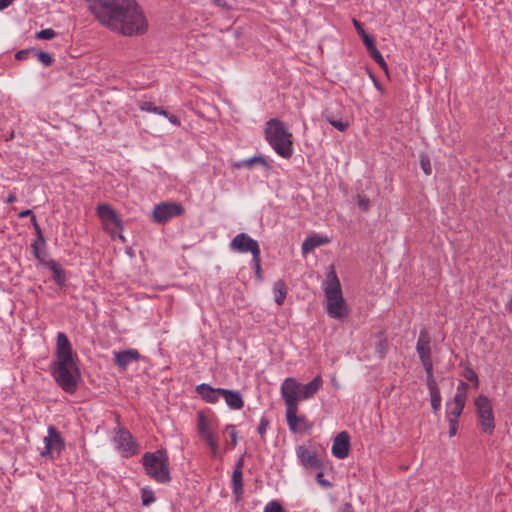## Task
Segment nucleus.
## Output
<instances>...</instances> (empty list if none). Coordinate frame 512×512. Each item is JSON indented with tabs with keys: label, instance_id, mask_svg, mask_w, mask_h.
<instances>
[{
	"label": "nucleus",
	"instance_id": "39",
	"mask_svg": "<svg viewBox=\"0 0 512 512\" xmlns=\"http://www.w3.org/2000/svg\"><path fill=\"white\" fill-rule=\"evenodd\" d=\"M328 122L337 130L343 132L347 129L348 123L334 118H327Z\"/></svg>",
	"mask_w": 512,
	"mask_h": 512
},
{
	"label": "nucleus",
	"instance_id": "20",
	"mask_svg": "<svg viewBox=\"0 0 512 512\" xmlns=\"http://www.w3.org/2000/svg\"><path fill=\"white\" fill-rule=\"evenodd\" d=\"M222 396L227 406L232 410H240L244 406V400L241 393L237 390L223 388Z\"/></svg>",
	"mask_w": 512,
	"mask_h": 512
},
{
	"label": "nucleus",
	"instance_id": "44",
	"mask_svg": "<svg viewBox=\"0 0 512 512\" xmlns=\"http://www.w3.org/2000/svg\"><path fill=\"white\" fill-rule=\"evenodd\" d=\"M31 221H32V223H33V225H34V228H35L36 232H37V240H38L40 243H44V242H45V238H44V236H43V234H42L41 228H40V226L38 225L37 220H36V217H35L34 215L32 216Z\"/></svg>",
	"mask_w": 512,
	"mask_h": 512
},
{
	"label": "nucleus",
	"instance_id": "52",
	"mask_svg": "<svg viewBox=\"0 0 512 512\" xmlns=\"http://www.w3.org/2000/svg\"><path fill=\"white\" fill-rule=\"evenodd\" d=\"M166 118L175 126H180L181 124L180 119L175 115L169 114Z\"/></svg>",
	"mask_w": 512,
	"mask_h": 512
},
{
	"label": "nucleus",
	"instance_id": "28",
	"mask_svg": "<svg viewBox=\"0 0 512 512\" xmlns=\"http://www.w3.org/2000/svg\"><path fill=\"white\" fill-rule=\"evenodd\" d=\"M468 388H469V385L466 382L460 381V383L457 386L454 398L466 401L467 400V394H468Z\"/></svg>",
	"mask_w": 512,
	"mask_h": 512
},
{
	"label": "nucleus",
	"instance_id": "57",
	"mask_svg": "<svg viewBox=\"0 0 512 512\" xmlns=\"http://www.w3.org/2000/svg\"><path fill=\"white\" fill-rule=\"evenodd\" d=\"M16 201V196L15 194H9L6 198V203H13Z\"/></svg>",
	"mask_w": 512,
	"mask_h": 512
},
{
	"label": "nucleus",
	"instance_id": "15",
	"mask_svg": "<svg viewBox=\"0 0 512 512\" xmlns=\"http://www.w3.org/2000/svg\"><path fill=\"white\" fill-rule=\"evenodd\" d=\"M350 437L346 431L340 432L334 439L331 452L337 459H345L349 454Z\"/></svg>",
	"mask_w": 512,
	"mask_h": 512
},
{
	"label": "nucleus",
	"instance_id": "59",
	"mask_svg": "<svg viewBox=\"0 0 512 512\" xmlns=\"http://www.w3.org/2000/svg\"><path fill=\"white\" fill-rule=\"evenodd\" d=\"M32 248H33V252H34L35 257L39 258V252H38V247H37L36 243H34L32 245Z\"/></svg>",
	"mask_w": 512,
	"mask_h": 512
},
{
	"label": "nucleus",
	"instance_id": "1",
	"mask_svg": "<svg viewBox=\"0 0 512 512\" xmlns=\"http://www.w3.org/2000/svg\"><path fill=\"white\" fill-rule=\"evenodd\" d=\"M98 21L125 36L143 34L148 28L146 17L135 0H88Z\"/></svg>",
	"mask_w": 512,
	"mask_h": 512
},
{
	"label": "nucleus",
	"instance_id": "36",
	"mask_svg": "<svg viewBox=\"0 0 512 512\" xmlns=\"http://www.w3.org/2000/svg\"><path fill=\"white\" fill-rule=\"evenodd\" d=\"M252 266L255 270V275L259 280H262V271H261V257L257 255V257H252Z\"/></svg>",
	"mask_w": 512,
	"mask_h": 512
},
{
	"label": "nucleus",
	"instance_id": "25",
	"mask_svg": "<svg viewBox=\"0 0 512 512\" xmlns=\"http://www.w3.org/2000/svg\"><path fill=\"white\" fill-rule=\"evenodd\" d=\"M273 293L277 305L283 304L287 293L285 283L281 280L276 281L273 285Z\"/></svg>",
	"mask_w": 512,
	"mask_h": 512
},
{
	"label": "nucleus",
	"instance_id": "37",
	"mask_svg": "<svg viewBox=\"0 0 512 512\" xmlns=\"http://www.w3.org/2000/svg\"><path fill=\"white\" fill-rule=\"evenodd\" d=\"M463 375L468 381L473 382L476 387L478 386V384H479L478 376L473 369L467 367L464 370Z\"/></svg>",
	"mask_w": 512,
	"mask_h": 512
},
{
	"label": "nucleus",
	"instance_id": "8",
	"mask_svg": "<svg viewBox=\"0 0 512 512\" xmlns=\"http://www.w3.org/2000/svg\"><path fill=\"white\" fill-rule=\"evenodd\" d=\"M96 212L102 222L103 229L109 233L112 238H118L122 242H125V237L121 233L123 229L122 221L112 206L106 203L99 204L96 208Z\"/></svg>",
	"mask_w": 512,
	"mask_h": 512
},
{
	"label": "nucleus",
	"instance_id": "60",
	"mask_svg": "<svg viewBox=\"0 0 512 512\" xmlns=\"http://www.w3.org/2000/svg\"><path fill=\"white\" fill-rule=\"evenodd\" d=\"M16 57H17V58L22 57V52H18V53L16 54Z\"/></svg>",
	"mask_w": 512,
	"mask_h": 512
},
{
	"label": "nucleus",
	"instance_id": "3",
	"mask_svg": "<svg viewBox=\"0 0 512 512\" xmlns=\"http://www.w3.org/2000/svg\"><path fill=\"white\" fill-rule=\"evenodd\" d=\"M326 298L327 314L334 319L342 320L348 316L349 310L342 294L341 284L333 267H330L322 283Z\"/></svg>",
	"mask_w": 512,
	"mask_h": 512
},
{
	"label": "nucleus",
	"instance_id": "49",
	"mask_svg": "<svg viewBox=\"0 0 512 512\" xmlns=\"http://www.w3.org/2000/svg\"><path fill=\"white\" fill-rule=\"evenodd\" d=\"M213 3L215 6L224 9V10H230L231 5L226 0H213Z\"/></svg>",
	"mask_w": 512,
	"mask_h": 512
},
{
	"label": "nucleus",
	"instance_id": "55",
	"mask_svg": "<svg viewBox=\"0 0 512 512\" xmlns=\"http://www.w3.org/2000/svg\"><path fill=\"white\" fill-rule=\"evenodd\" d=\"M243 465H244V459L243 458L238 459L236 461V463H235V469L234 470H242Z\"/></svg>",
	"mask_w": 512,
	"mask_h": 512
},
{
	"label": "nucleus",
	"instance_id": "34",
	"mask_svg": "<svg viewBox=\"0 0 512 512\" xmlns=\"http://www.w3.org/2000/svg\"><path fill=\"white\" fill-rule=\"evenodd\" d=\"M263 512H284V509L278 501L272 500L266 504Z\"/></svg>",
	"mask_w": 512,
	"mask_h": 512
},
{
	"label": "nucleus",
	"instance_id": "4",
	"mask_svg": "<svg viewBox=\"0 0 512 512\" xmlns=\"http://www.w3.org/2000/svg\"><path fill=\"white\" fill-rule=\"evenodd\" d=\"M265 139L278 156L288 159L293 155V136L283 121L277 118L267 121Z\"/></svg>",
	"mask_w": 512,
	"mask_h": 512
},
{
	"label": "nucleus",
	"instance_id": "11",
	"mask_svg": "<svg viewBox=\"0 0 512 512\" xmlns=\"http://www.w3.org/2000/svg\"><path fill=\"white\" fill-rule=\"evenodd\" d=\"M475 406L480 422V426L485 433H492L494 425V417L489 399L484 395H479L475 399Z\"/></svg>",
	"mask_w": 512,
	"mask_h": 512
},
{
	"label": "nucleus",
	"instance_id": "40",
	"mask_svg": "<svg viewBox=\"0 0 512 512\" xmlns=\"http://www.w3.org/2000/svg\"><path fill=\"white\" fill-rule=\"evenodd\" d=\"M361 38H362L363 44L365 45L368 52L377 48L376 44H375V40L372 36H370L366 33L363 36H361Z\"/></svg>",
	"mask_w": 512,
	"mask_h": 512
},
{
	"label": "nucleus",
	"instance_id": "10",
	"mask_svg": "<svg viewBox=\"0 0 512 512\" xmlns=\"http://www.w3.org/2000/svg\"><path fill=\"white\" fill-rule=\"evenodd\" d=\"M113 443L122 457L130 458L138 452L139 444L133 435L125 428L119 427L115 431Z\"/></svg>",
	"mask_w": 512,
	"mask_h": 512
},
{
	"label": "nucleus",
	"instance_id": "51",
	"mask_svg": "<svg viewBox=\"0 0 512 512\" xmlns=\"http://www.w3.org/2000/svg\"><path fill=\"white\" fill-rule=\"evenodd\" d=\"M370 78H371V80H372V82H373V84H374L375 88H376L379 92L384 93V89H383L382 85L379 83V81L377 80V78H376L373 74H371V75H370Z\"/></svg>",
	"mask_w": 512,
	"mask_h": 512
},
{
	"label": "nucleus",
	"instance_id": "22",
	"mask_svg": "<svg viewBox=\"0 0 512 512\" xmlns=\"http://www.w3.org/2000/svg\"><path fill=\"white\" fill-rule=\"evenodd\" d=\"M243 472L242 470H234L232 475V494L236 502L243 498Z\"/></svg>",
	"mask_w": 512,
	"mask_h": 512
},
{
	"label": "nucleus",
	"instance_id": "33",
	"mask_svg": "<svg viewBox=\"0 0 512 512\" xmlns=\"http://www.w3.org/2000/svg\"><path fill=\"white\" fill-rule=\"evenodd\" d=\"M426 385H427L429 394L440 392V389L438 387L436 379L434 378V375L426 377Z\"/></svg>",
	"mask_w": 512,
	"mask_h": 512
},
{
	"label": "nucleus",
	"instance_id": "17",
	"mask_svg": "<svg viewBox=\"0 0 512 512\" xmlns=\"http://www.w3.org/2000/svg\"><path fill=\"white\" fill-rule=\"evenodd\" d=\"M416 351L420 361L423 359H432L431 338L425 329L421 330L419 333L416 343Z\"/></svg>",
	"mask_w": 512,
	"mask_h": 512
},
{
	"label": "nucleus",
	"instance_id": "21",
	"mask_svg": "<svg viewBox=\"0 0 512 512\" xmlns=\"http://www.w3.org/2000/svg\"><path fill=\"white\" fill-rule=\"evenodd\" d=\"M330 242V239L327 236H321L319 234H313L305 238L301 245L302 253L306 254L312 252L317 247L321 245L327 244Z\"/></svg>",
	"mask_w": 512,
	"mask_h": 512
},
{
	"label": "nucleus",
	"instance_id": "47",
	"mask_svg": "<svg viewBox=\"0 0 512 512\" xmlns=\"http://www.w3.org/2000/svg\"><path fill=\"white\" fill-rule=\"evenodd\" d=\"M357 202H358V206L362 210H367L369 208L370 200L368 198L362 197V196H358Z\"/></svg>",
	"mask_w": 512,
	"mask_h": 512
},
{
	"label": "nucleus",
	"instance_id": "31",
	"mask_svg": "<svg viewBox=\"0 0 512 512\" xmlns=\"http://www.w3.org/2000/svg\"><path fill=\"white\" fill-rule=\"evenodd\" d=\"M225 429L229 431L230 446L231 448H234L238 443V433L236 431V427L233 424H228L226 425Z\"/></svg>",
	"mask_w": 512,
	"mask_h": 512
},
{
	"label": "nucleus",
	"instance_id": "26",
	"mask_svg": "<svg viewBox=\"0 0 512 512\" xmlns=\"http://www.w3.org/2000/svg\"><path fill=\"white\" fill-rule=\"evenodd\" d=\"M141 499H142V504L144 506H150L156 500L153 490L149 487H143L141 489Z\"/></svg>",
	"mask_w": 512,
	"mask_h": 512
},
{
	"label": "nucleus",
	"instance_id": "27",
	"mask_svg": "<svg viewBox=\"0 0 512 512\" xmlns=\"http://www.w3.org/2000/svg\"><path fill=\"white\" fill-rule=\"evenodd\" d=\"M370 57L385 71L387 72L388 71V65L384 59V57L382 56V54L380 53V51L375 48L371 51L368 52Z\"/></svg>",
	"mask_w": 512,
	"mask_h": 512
},
{
	"label": "nucleus",
	"instance_id": "38",
	"mask_svg": "<svg viewBox=\"0 0 512 512\" xmlns=\"http://www.w3.org/2000/svg\"><path fill=\"white\" fill-rule=\"evenodd\" d=\"M37 59L44 65V66H50L53 63V58L50 54L39 51L37 53Z\"/></svg>",
	"mask_w": 512,
	"mask_h": 512
},
{
	"label": "nucleus",
	"instance_id": "46",
	"mask_svg": "<svg viewBox=\"0 0 512 512\" xmlns=\"http://www.w3.org/2000/svg\"><path fill=\"white\" fill-rule=\"evenodd\" d=\"M316 481L320 486L324 488H330L332 486V483L330 481L323 478V472H319L316 475Z\"/></svg>",
	"mask_w": 512,
	"mask_h": 512
},
{
	"label": "nucleus",
	"instance_id": "29",
	"mask_svg": "<svg viewBox=\"0 0 512 512\" xmlns=\"http://www.w3.org/2000/svg\"><path fill=\"white\" fill-rule=\"evenodd\" d=\"M429 395H430L432 411L436 414L439 412V410L441 408V402H442L441 393L440 392L430 393Z\"/></svg>",
	"mask_w": 512,
	"mask_h": 512
},
{
	"label": "nucleus",
	"instance_id": "58",
	"mask_svg": "<svg viewBox=\"0 0 512 512\" xmlns=\"http://www.w3.org/2000/svg\"><path fill=\"white\" fill-rule=\"evenodd\" d=\"M30 214H31V210H24V211H21V212L19 213V217H20V218H25V217H27V216H28V215H30Z\"/></svg>",
	"mask_w": 512,
	"mask_h": 512
},
{
	"label": "nucleus",
	"instance_id": "43",
	"mask_svg": "<svg viewBox=\"0 0 512 512\" xmlns=\"http://www.w3.org/2000/svg\"><path fill=\"white\" fill-rule=\"evenodd\" d=\"M421 168L426 175H430L432 172L430 161L427 157H421L420 160Z\"/></svg>",
	"mask_w": 512,
	"mask_h": 512
},
{
	"label": "nucleus",
	"instance_id": "53",
	"mask_svg": "<svg viewBox=\"0 0 512 512\" xmlns=\"http://www.w3.org/2000/svg\"><path fill=\"white\" fill-rule=\"evenodd\" d=\"M338 512H354V509L350 503H345L339 508Z\"/></svg>",
	"mask_w": 512,
	"mask_h": 512
},
{
	"label": "nucleus",
	"instance_id": "45",
	"mask_svg": "<svg viewBox=\"0 0 512 512\" xmlns=\"http://www.w3.org/2000/svg\"><path fill=\"white\" fill-rule=\"evenodd\" d=\"M448 423H449V436L450 437H453L456 435L457 433V429H458V420H454V419H447Z\"/></svg>",
	"mask_w": 512,
	"mask_h": 512
},
{
	"label": "nucleus",
	"instance_id": "12",
	"mask_svg": "<svg viewBox=\"0 0 512 512\" xmlns=\"http://www.w3.org/2000/svg\"><path fill=\"white\" fill-rule=\"evenodd\" d=\"M184 213V208L176 202H161L153 208L152 218L156 223H165Z\"/></svg>",
	"mask_w": 512,
	"mask_h": 512
},
{
	"label": "nucleus",
	"instance_id": "23",
	"mask_svg": "<svg viewBox=\"0 0 512 512\" xmlns=\"http://www.w3.org/2000/svg\"><path fill=\"white\" fill-rule=\"evenodd\" d=\"M465 400L453 398L452 402H448L446 404L447 411H446V419H454L458 420L461 416L463 409L465 407Z\"/></svg>",
	"mask_w": 512,
	"mask_h": 512
},
{
	"label": "nucleus",
	"instance_id": "13",
	"mask_svg": "<svg viewBox=\"0 0 512 512\" xmlns=\"http://www.w3.org/2000/svg\"><path fill=\"white\" fill-rule=\"evenodd\" d=\"M286 408V421L289 430L293 433L300 432L306 426V418L303 415H297L299 404L294 402L292 395H289L288 399H282Z\"/></svg>",
	"mask_w": 512,
	"mask_h": 512
},
{
	"label": "nucleus",
	"instance_id": "6",
	"mask_svg": "<svg viewBox=\"0 0 512 512\" xmlns=\"http://www.w3.org/2000/svg\"><path fill=\"white\" fill-rule=\"evenodd\" d=\"M323 385V379L320 375L315 376L310 382L302 384L293 377L283 380L280 387L282 399H288L292 395L294 402L299 404L301 400H309L320 390Z\"/></svg>",
	"mask_w": 512,
	"mask_h": 512
},
{
	"label": "nucleus",
	"instance_id": "42",
	"mask_svg": "<svg viewBox=\"0 0 512 512\" xmlns=\"http://www.w3.org/2000/svg\"><path fill=\"white\" fill-rule=\"evenodd\" d=\"M268 427H269V420L266 417H262L260 419L259 425L257 427V432L261 436H263L266 433Z\"/></svg>",
	"mask_w": 512,
	"mask_h": 512
},
{
	"label": "nucleus",
	"instance_id": "19",
	"mask_svg": "<svg viewBox=\"0 0 512 512\" xmlns=\"http://www.w3.org/2000/svg\"><path fill=\"white\" fill-rule=\"evenodd\" d=\"M139 358L140 354L135 349L114 352L115 363L121 370H126L132 362L138 361Z\"/></svg>",
	"mask_w": 512,
	"mask_h": 512
},
{
	"label": "nucleus",
	"instance_id": "41",
	"mask_svg": "<svg viewBox=\"0 0 512 512\" xmlns=\"http://www.w3.org/2000/svg\"><path fill=\"white\" fill-rule=\"evenodd\" d=\"M423 368L426 373V377L433 375V361L432 359H423L421 360Z\"/></svg>",
	"mask_w": 512,
	"mask_h": 512
},
{
	"label": "nucleus",
	"instance_id": "56",
	"mask_svg": "<svg viewBox=\"0 0 512 512\" xmlns=\"http://www.w3.org/2000/svg\"><path fill=\"white\" fill-rule=\"evenodd\" d=\"M155 114L162 115L164 117H167L169 115V113L166 110H164L163 108L158 107V106H157V109L155 111Z\"/></svg>",
	"mask_w": 512,
	"mask_h": 512
},
{
	"label": "nucleus",
	"instance_id": "50",
	"mask_svg": "<svg viewBox=\"0 0 512 512\" xmlns=\"http://www.w3.org/2000/svg\"><path fill=\"white\" fill-rule=\"evenodd\" d=\"M256 164H259L265 168H269V164H268L267 160L265 159V157H263L261 155H256Z\"/></svg>",
	"mask_w": 512,
	"mask_h": 512
},
{
	"label": "nucleus",
	"instance_id": "16",
	"mask_svg": "<svg viewBox=\"0 0 512 512\" xmlns=\"http://www.w3.org/2000/svg\"><path fill=\"white\" fill-rule=\"evenodd\" d=\"M195 390L204 402L215 404L221 398L223 388H213L207 383H201L196 386Z\"/></svg>",
	"mask_w": 512,
	"mask_h": 512
},
{
	"label": "nucleus",
	"instance_id": "32",
	"mask_svg": "<svg viewBox=\"0 0 512 512\" xmlns=\"http://www.w3.org/2000/svg\"><path fill=\"white\" fill-rule=\"evenodd\" d=\"M55 35H56V32L53 29L47 28V29H42L41 31L37 32L36 38L41 39V40H50V39L54 38Z\"/></svg>",
	"mask_w": 512,
	"mask_h": 512
},
{
	"label": "nucleus",
	"instance_id": "7",
	"mask_svg": "<svg viewBox=\"0 0 512 512\" xmlns=\"http://www.w3.org/2000/svg\"><path fill=\"white\" fill-rule=\"evenodd\" d=\"M196 425L197 432L209 447L212 456L217 457L219 452L218 419L213 414L200 411L197 413Z\"/></svg>",
	"mask_w": 512,
	"mask_h": 512
},
{
	"label": "nucleus",
	"instance_id": "18",
	"mask_svg": "<svg viewBox=\"0 0 512 512\" xmlns=\"http://www.w3.org/2000/svg\"><path fill=\"white\" fill-rule=\"evenodd\" d=\"M297 458L305 468H319L321 466L316 453L304 446L297 448Z\"/></svg>",
	"mask_w": 512,
	"mask_h": 512
},
{
	"label": "nucleus",
	"instance_id": "30",
	"mask_svg": "<svg viewBox=\"0 0 512 512\" xmlns=\"http://www.w3.org/2000/svg\"><path fill=\"white\" fill-rule=\"evenodd\" d=\"M255 164H256V156H253L251 158L242 159V160L234 162L233 167L236 169H240V168H244V167L250 169Z\"/></svg>",
	"mask_w": 512,
	"mask_h": 512
},
{
	"label": "nucleus",
	"instance_id": "9",
	"mask_svg": "<svg viewBox=\"0 0 512 512\" xmlns=\"http://www.w3.org/2000/svg\"><path fill=\"white\" fill-rule=\"evenodd\" d=\"M43 443L44 450L40 452V455L44 458L59 456L65 449V441L53 425L48 426L47 435L43 438Z\"/></svg>",
	"mask_w": 512,
	"mask_h": 512
},
{
	"label": "nucleus",
	"instance_id": "54",
	"mask_svg": "<svg viewBox=\"0 0 512 512\" xmlns=\"http://www.w3.org/2000/svg\"><path fill=\"white\" fill-rule=\"evenodd\" d=\"M14 1L15 0H0V11L9 7Z\"/></svg>",
	"mask_w": 512,
	"mask_h": 512
},
{
	"label": "nucleus",
	"instance_id": "35",
	"mask_svg": "<svg viewBox=\"0 0 512 512\" xmlns=\"http://www.w3.org/2000/svg\"><path fill=\"white\" fill-rule=\"evenodd\" d=\"M138 107L141 111L155 113L157 106L147 100H140L138 102Z\"/></svg>",
	"mask_w": 512,
	"mask_h": 512
},
{
	"label": "nucleus",
	"instance_id": "5",
	"mask_svg": "<svg viewBox=\"0 0 512 512\" xmlns=\"http://www.w3.org/2000/svg\"><path fill=\"white\" fill-rule=\"evenodd\" d=\"M142 464L146 474L160 484L171 481L169 457L165 449L146 452L142 457Z\"/></svg>",
	"mask_w": 512,
	"mask_h": 512
},
{
	"label": "nucleus",
	"instance_id": "24",
	"mask_svg": "<svg viewBox=\"0 0 512 512\" xmlns=\"http://www.w3.org/2000/svg\"><path fill=\"white\" fill-rule=\"evenodd\" d=\"M45 266L53 273V279L56 284L63 286L66 282V275L62 267L53 259L48 260Z\"/></svg>",
	"mask_w": 512,
	"mask_h": 512
},
{
	"label": "nucleus",
	"instance_id": "2",
	"mask_svg": "<svg viewBox=\"0 0 512 512\" xmlns=\"http://www.w3.org/2000/svg\"><path fill=\"white\" fill-rule=\"evenodd\" d=\"M55 361L51 364L52 376L66 392L74 393L81 379L78 357L64 332H58L56 338Z\"/></svg>",
	"mask_w": 512,
	"mask_h": 512
},
{
	"label": "nucleus",
	"instance_id": "48",
	"mask_svg": "<svg viewBox=\"0 0 512 512\" xmlns=\"http://www.w3.org/2000/svg\"><path fill=\"white\" fill-rule=\"evenodd\" d=\"M352 22L353 26L355 27V30L357 31L360 37L366 34V31L364 30L363 25L360 21H358L357 19H353Z\"/></svg>",
	"mask_w": 512,
	"mask_h": 512
},
{
	"label": "nucleus",
	"instance_id": "14",
	"mask_svg": "<svg viewBox=\"0 0 512 512\" xmlns=\"http://www.w3.org/2000/svg\"><path fill=\"white\" fill-rule=\"evenodd\" d=\"M230 249L239 253H251L252 257L261 254L259 243L246 233L237 234L230 242Z\"/></svg>",
	"mask_w": 512,
	"mask_h": 512
}]
</instances>
